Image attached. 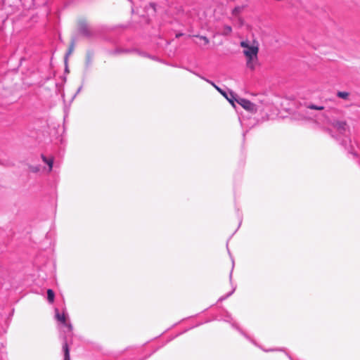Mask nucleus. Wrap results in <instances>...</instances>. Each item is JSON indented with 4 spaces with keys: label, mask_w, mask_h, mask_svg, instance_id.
I'll return each mask as SVG.
<instances>
[{
    "label": "nucleus",
    "mask_w": 360,
    "mask_h": 360,
    "mask_svg": "<svg viewBox=\"0 0 360 360\" xmlns=\"http://www.w3.org/2000/svg\"><path fill=\"white\" fill-rule=\"evenodd\" d=\"M240 46L243 48V53L246 58V67L255 70L256 67L259 65V43L253 41L252 43L246 39L240 42Z\"/></svg>",
    "instance_id": "f257e3e1"
},
{
    "label": "nucleus",
    "mask_w": 360,
    "mask_h": 360,
    "mask_svg": "<svg viewBox=\"0 0 360 360\" xmlns=\"http://www.w3.org/2000/svg\"><path fill=\"white\" fill-rule=\"evenodd\" d=\"M236 101L248 112L255 113L257 111V105L249 100L238 98L236 99Z\"/></svg>",
    "instance_id": "f03ea898"
},
{
    "label": "nucleus",
    "mask_w": 360,
    "mask_h": 360,
    "mask_svg": "<svg viewBox=\"0 0 360 360\" xmlns=\"http://www.w3.org/2000/svg\"><path fill=\"white\" fill-rule=\"evenodd\" d=\"M79 30L84 35H89L91 33L89 27L85 20H80L79 22Z\"/></svg>",
    "instance_id": "7ed1b4c3"
},
{
    "label": "nucleus",
    "mask_w": 360,
    "mask_h": 360,
    "mask_svg": "<svg viewBox=\"0 0 360 360\" xmlns=\"http://www.w3.org/2000/svg\"><path fill=\"white\" fill-rule=\"evenodd\" d=\"M333 126L340 131H345L347 127V124L346 121H335L333 123Z\"/></svg>",
    "instance_id": "20e7f679"
},
{
    "label": "nucleus",
    "mask_w": 360,
    "mask_h": 360,
    "mask_svg": "<svg viewBox=\"0 0 360 360\" xmlns=\"http://www.w3.org/2000/svg\"><path fill=\"white\" fill-rule=\"evenodd\" d=\"M56 318L60 323L65 324L70 330H72V325L70 323L66 324V316L64 313L60 314L58 309H56Z\"/></svg>",
    "instance_id": "39448f33"
},
{
    "label": "nucleus",
    "mask_w": 360,
    "mask_h": 360,
    "mask_svg": "<svg viewBox=\"0 0 360 360\" xmlns=\"http://www.w3.org/2000/svg\"><path fill=\"white\" fill-rule=\"evenodd\" d=\"M42 160L46 163L49 166V172H50L52 170L53 165V158L51 157L50 158H47L44 155H41Z\"/></svg>",
    "instance_id": "423d86ee"
},
{
    "label": "nucleus",
    "mask_w": 360,
    "mask_h": 360,
    "mask_svg": "<svg viewBox=\"0 0 360 360\" xmlns=\"http://www.w3.org/2000/svg\"><path fill=\"white\" fill-rule=\"evenodd\" d=\"M232 32V27L229 25H224L222 28V31L221 32V34L224 36H229Z\"/></svg>",
    "instance_id": "0eeeda50"
},
{
    "label": "nucleus",
    "mask_w": 360,
    "mask_h": 360,
    "mask_svg": "<svg viewBox=\"0 0 360 360\" xmlns=\"http://www.w3.org/2000/svg\"><path fill=\"white\" fill-rule=\"evenodd\" d=\"M55 293L51 289L47 290V299L49 303L52 304L54 302Z\"/></svg>",
    "instance_id": "6e6552de"
},
{
    "label": "nucleus",
    "mask_w": 360,
    "mask_h": 360,
    "mask_svg": "<svg viewBox=\"0 0 360 360\" xmlns=\"http://www.w3.org/2000/svg\"><path fill=\"white\" fill-rule=\"evenodd\" d=\"M193 37L198 38L201 41H202V45H204V46H206V45L209 44V43H210L209 39L205 36L196 34V35H193Z\"/></svg>",
    "instance_id": "1a4fd4ad"
},
{
    "label": "nucleus",
    "mask_w": 360,
    "mask_h": 360,
    "mask_svg": "<svg viewBox=\"0 0 360 360\" xmlns=\"http://www.w3.org/2000/svg\"><path fill=\"white\" fill-rule=\"evenodd\" d=\"M63 350L65 353V358L64 360H70V352H69V347L67 343H65L63 347Z\"/></svg>",
    "instance_id": "9d476101"
},
{
    "label": "nucleus",
    "mask_w": 360,
    "mask_h": 360,
    "mask_svg": "<svg viewBox=\"0 0 360 360\" xmlns=\"http://www.w3.org/2000/svg\"><path fill=\"white\" fill-rule=\"evenodd\" d=\"M349 94L347 91H338L337 96L342 99L347 100L349 97Z\"/></svg>",
    "instance_id": "9b49d317"
},
{
    "label": "nucleus",
    "mask_w": 360,
    "mask_h": 360,
    "mask_svg": "<svg viewBox=\"0 0 360 360\" xmlns=\"http://www.w3.org/2000/svg\"><path fill=\"white\" fill-rule=\"evenodd\" d=\"M243 9V7H242V6H236L233 9L232 14L233 15H238L242 12Z\"/></svg>",
    "instance_id": "f8f14e48"
},
{
    "label": "nucleus",
    "mask_w": 360,
    "mask_h": 360,
    "mask_svg": "<svg viewBox=\"0 0 360 360\" xmlns=\"http://www.w3.org/2000/svg\"><path fill=\"white\" fill-rule=\"evenodd\" d=\"M211 84L223 96H224L225 98H227V94L224 91H223L219 86L215 85L213 82H211Z\"/></svg>",
    "instance_id": "ddd939ff"
},
{
    "label": "nucleus",
    "mask_w": 360,
    "mask_h": 360,
    "mask_svg": "<svg viewBox=\"0 0 360 360\" xmlns=\"http://www.w3.org/2000/svg\"><path fill=\"white\" fill-rule=\"evenodd\" d=\"M75 46V42L74 41H72L71 44L70 45V47L68 49V53L66 54V58H68L73 51Z\"/></svg>",
    "instance_id": "4468645a"
},
{
    "label": "nucleus",
    "mask_w": 360,
    "mask_h": 360,
    "mask_svg": "<svg viewBox=\"0 0 360 360\" xmlns=\"http://www.w3.org/2000/svg\"><path fill=\"white\" fill-rule=\"evenodd\" d=\"M309 108L310 109L317 110H322L324 109L323 106H317V105H311L309 106Z\"/></svg>",
    "instance_id": "2eb2a0df"
},
{
    "label": "nucleus",
    "mask_w": 360,
    "mask_h": 360,
    "mask_svg": "<svg viewBox=\"0 0 360 360\" xmlns=\"http://www.w3.org/2000/svg\"><path fill=\"white\" fill-rule=\"evenodd\" d=\"M30 169L31 172H38L39 171V167H34V166H31L30 167Z\"/></svg>",
    "instance_id": "dca6fc26"
},
{
    "label": "nucleus",
    "mask_w": 360,
    "mask_h": 360,
    "mask_svg": "<svg viewBox=\"0 0 360 360\" xmlns=\"http://www.w3.org/2000/svg\"><path fill=\"white\" fill-rule=\"evenodd\" d=\"M226 98L229 101V103H230L233 106H235V105H234V102H233V99H230V98H229L228 97H227V98Z\"/></svg>",
    "instance_id": "f3484780"
}]
</instances>
